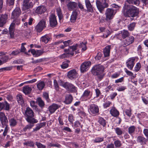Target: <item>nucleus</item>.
Here are the masks:
<instances>
[{"instance_id":"1","label":"nucleus","mask_w":148,"mask_h":148,"mask_svg":"<svg viewBox=\"0 0 148 148\" xmlns=\"http://www.w3.org/2000/svg\"><path fill=\"white\" fill-rule=\"evenodd\" d=\"M139 11V9L136 7L127 5H125L123 9L124 15L126 17H133L137 16Z\"/></svg>"},{"instance_id":"2","label":"nucleus","mask_w":148,"mask_h":148,"mask_svg":"<svg viewBox=\"0 0 148 148\" xmlns=\"http://www.w3.org/2000/svg\"><path fill=\"white\" fill-rule=\"evenodd\" d=\"M60 85L70 92H75L77 91V88L73 84L68 82L61 81Z\"/></svg>"},{"instance_id":"3","label":"nucleus","mask_w":148,"mask_h":148,"mask_svg":"<svg viewBox=\"0 0 148 148\" xmlns=\"http://www.w3.org/2000/svg\"><path fill=\"white\" fill-rule=\"evenodd\" d=\"M104 69L103 66L101 65H96L93 68L92 72L95 75H101L98 76V77L99 78L101 79L103 77L101 74L103 73Z\"/></svg>"},{"instance_id":"4","label":"nucleus","mask_w":148,"mask_h":148,"mask_svg":"<svg viewBox=\"0 0 148 148\" xmlns=\"http://www.w3.org/2000/svg\"><path fill=\"white\" fill-rule=\"evenodd\" d=\"M34 4L31 0H23L22 4V10L24 11H28L32 8Z\"/></svg>"},{"instance_id":"5","label":"nucleus","mask_w":148,"mask_h":148,"mask_svg":"<svg viewBox=\"0 0 148 148\" xmlns=\"http://www.w3.org/2000/svg\"><path fill=\"white\" fill-rule=\"evenodd\" d=\"M115 13L116 12L114 10L110 8L107 9L105 13L106 16L105 20L109 21L112 19Z\"/></svg>"},{"instance_id":"6","label":"nucleus","mask_w":148,"mask_h":148,"mask_svg":"<svg viewBox=\"0 0 148 148\" xmlns=\"http://www.w3.org/2000/svg\"><path fill=\"white\" fill-rule=\"evenodd\" d=\"M46 22L44 20H41L36 26L35 29L38 32H40L46 27Z\"/></svg>"},{"instance_id":"7","label":"nucleus","mask_w":148,"mask_h":148,"mask_svg":"<svg viewBox=\"0 0 148 148\" xmlns=\"http://www.w3.org/2000/svg\"><path fill=\"white\" fill-rule=\"evenodd\" d=\"M134 40V37L133 36H130L121 42V46L123 47H125L132 43Z\"/></svg>"},{"instance_id":"8","label":"nucleus","mask_w":148,"mask_h":148,"mask_svg":"<svg viewBox=\"0 0 148 148\" xmlns=\"http://www.w3.org/2000/svg\"><path fill=\"white\" fill-rule=\"evenodd\" d=\"M92 95V93L88 89L85 90L81 97V98L83 100L87 101L90 99Z\"/></svg>"},{"instance_id":"9","label":"nucleus","mask_w":148,"mask_h":148,"mask_svg":"<svg viewBox=\"0 0 148 148\" xmlns=\"http://www.w3.org/2000/svg\"><path fill=\"white\" fill-rule=\"evenodd\" d=\"M96 5L99 11L101 13L104 10V8L108 7V4L106 3H101L99 1H97L96 3Z\"/></svg>"},{"instance_id":"10","label":"nucleus","mask_w":148,"mask_h":148,"mask_svg":"<svg viewBox=\"0 0 148 148\" xmlns=\"http://www.w3.org/2000/svg\"><path fill=\"white\" fill-rule=\"evenodd\" d=\"M91 63L90 62H85L82 63L80 66V70L81 72L83 73L88 71Z\"/></svg>"},{"instance_id":"11","label":"nucleus","mask_w":148,"mask_h":148,"mask_svg":"<svg viewBox=\"0 0 148 148\" xmlns=\"http://www.w3.org/2000/svg\"><path fill=\"white\" fill-rule=\"evenodd\" d=\"M8 16L7 13L0 14V27H3L6 23Z\"/></svg>"},{"instance_id":"12","label":"nucleus","mask_w":148,"mask_h":148,"mask_svg":"<svg viewBox=\"0 0 148 148\" xmlns=\"http://www.w3.org/2000/svg\"><path fill=\"white\" fill-rule=\"evenodd\" d=\"M88 111L91 114H96L99 112V108L97 105L93 104L90 106Z\"/></svg>"},{"instance_id":"13","label":"nucleus","mask_w":148,"mask_h":148,"mask_svg":"<svg viewBox=\"0 0 148 148\" xmlns=\"http://www.w3.org/2000/svg\"><path fill=\"white\" fill-rule=\"evenodd\" d=\"M21 10L20 8H16L12 13L11 18H17L19 17L21 14Z\"/></svg>"},{"instance_id":"14","label":"nucleus","mask_w":148,"mask_h":148,"mask_svg":"<svg viewBox=\"0 0 148 148\" xmlns=\"http://www.w3.org/2000/svg\"><path fill=\"white\" fill-rule=\"evenodd\" d=\"M61 107V106L57 104L53 103L50 106L48 109L51 114L53 113L58 109Z\"/></svg>"},{"instance_id":"15","label":"nucleus","mask_w":148,"mask_h":148,"mask_svg":"<svg viewBox=\"0 0 148 148\" xmlns=\"http://www.w3.org/2000/svg\"><path fill=\"white\" fill-rule=\"evenodd\" d=\"M49 18L50 26L52 27H55L57 24L56 17L55 15L54 14H52L50 16Z\"/></svg>"},{"instance_id":"16","label":"nucleus","mask_w":148,"mask_h":148,"mask_svg":"<svg viewBox=\"0 0 148 148\" xmlns=\"http://www.w3.org/2000/svg\"><path fill=\"white\" fill-rule=\"evenodd\" d=\"M15 23L12 22L11 24L9 27V34L10 38H14V32L15 30Z\"/></svg>"},{"instance_id":"17","label":"nucleus","mask_w":148,"mask_h":148,"mask_svg":"<svg viewBox=\"0 0 148 148\" xmlns=\"http://www.w3.org/2000/svg\"><path fill=\"white\" fill-rule=\"evenodd\" d=\"M77 73L75 69H72L68 72L67 76L71 79H73L77 77Z\"/></svg>"},{"instance_id":"18","label":"nucleus","mask_w":148,"mask_h":148,"mask_svg":"<svg viewBox=\"0 0 148 148\" xmlns=\"http://www.w3.org/2000/svg\"><path fill=\"white\" fill-rule=\"evenodd\" d=\"M135 58L134 57L130 58L126 62L127 66L130 70H132L134 64Z\"/></svg>"},{"instance_id":"19","label":"nucleus","mask_w":148,"mask_h":148,"mask_svg":"<svg viewBox=\"0 0 148 148\" xmlns=\"http://www.w3.org/2000/svg\"><path fill=\"white\" fill-rule=\"evenodd\" d=\"M68 3L66 5L68 10L69 11H72L77 6V3L75 2L68 1Z\"/></svg>"},{"instance_id":"20","label":"nucleus","mask_w":148,"mask_h":148,"mask_svg":"<svg viewBox=\"0 0 148 148\" xmlns=\"http://www.w3.org/2000/svg\"><path fill=\"white\" fill-rule=\"evenodd\" d=\"M25 115L27 118L33 117L34 116V112L30 108L28 107L26 108L25 110Z\"/></svg>"},{"instance_id":"21","label":"nucleus","mask_w":148,"mask_h":148,"mask_svg":"<svg viewBox=\"0 0 148 148\" xmlns=\"http://www.w3.org/2000/svg\"><path fill=\"white\" fill-rule=\"evenodd\" d=\"M3 109L8 110L10 109V105L6 101L0 102V111Z\"/></svg>"},{"instance_id":"22","label":"nucleus","mask_w":148,"mask_h":148,"mask_svg":"<svg viewBox=\"0 0 148 148\" xmlns=\"http://www.w3.org/2000/svg\"><path fill=\"white\" fill-rule=\"evenodd\" d=\"M46 10V8L44 6H38L35 10V13L38 14H41Z\"/></svg>"},{"instance_id":"23","label":"nucleus","mask_w":148,"mask_h":148,"mask_svg":"<svg viewBox=\"0 0 148 148\" xmlns=\"http://www.w3.org/2000/svg\"><path fill=\"white\" fill-rule=\"evenodd\" d=\"M31 53L35 57H38L43 54L44 53V51H43L38 50L36 51L34 49H32L31 50Z\"/></svg>"},{"instance_id":"24","label":"nucleus","mask_w":148,"mask_h":148,"mask_svg":"<svg viewBox=\"0 0 148 148\" xmlns=\"http://www.w3.org/2000/svg\"><path fill=\"white\" fill-rule=\"evenodd\" d=\"M111 47L110 45H108L104 49L103 52L105 57H108L109 56Z\"/></svg>"},{"instance_id":"25","label":"nucleus","mask_w":148,"mask_h":148,"mask_svg":"<svg viewBox=\"0 0 148 148\" xmlns=\"http://www.w3.org/2000/svg\"><path fill=\"white\" fill-rule=\"evenodd\" d=\"M85 4L88 11L92 12L93 9L89 0H85Z\"/></svg>"},{"instance_id":"26","label":"nucleus","mask_w":148,"mask_h":148,"mask_svg":"<svg viewBox=\"0 0 148 148\" xmlns=\"http://www.w3.org/2000/svg\"><path fill=\"white\" fill-rule=\"evenodd\" d=\"M110 113L111 115L115 117L118 116L119 114V113L115 108H112L110 110Z\"/></svg>"},{"instance_id":"27","label":"nucleus","mask_w":148,"mask_h":148,"mask_svg":"<svg viewBox=\"0 0 148 148\" xmlns=\"http://www.w3.org/2000/svg\"><path fill=\"white\" fill-rule=\"evenodd\" d=\"M46 125L45 122H43L37 124L36 127L33 129V132L37 131L39 130L42 127H44Z\"/></svg>"},{"instance_id":"28","label":"nucleus","mask_w":148,"mask_h":148,"mask_svg":"<svg viewBox=\"0 0 148 148\" xmlns=\"http://www.w3.org/2000/svg\"><path fill=\"white\" fill-rule=\"evenodd\" d=\"M36 102L41 109H43L44 107L45 103L40 97H38L37 98Z\"/></svg>"},{"instance_id":"29","label":"nucleus","mask_w":148,"mask_h":148,"mask_svg":"<svg viewBox=\"0 0 148 148\" xmlns=\"http://www.w3.org/2000/svg\"><path fill=\"white\" fill-rule=\"evenodd\" d=\"M73 100V97L71 95H67L65 97V99L64 102L66 104H69L71 103Z\"/></svg>"},{"instance_id":"30","label":"nucleus","mask_w":148,"mask_h":148,"mask_svg":"<svg viewBox=\"0 0 148 148\" xmlns=\"http://www.w3.org/2000/svg\"><path fill=\"white\" fill-rule=\"evenodd\" d=\"M30 106L33 109V110H35L36 111L39 112L40 110L38 109V108L36 105V103L34 101H31L30 102Z\"/></svg>"},{"instance_id":"31","label":"nucleus","mask_w":148,"mask_h":148,"mask_svg":"<svg viewBox=\"0 0 148 148\" xmlns=\"http://www.w3.org/2000/svg\"><path fill=\"white\" fill-rule=\"evenodd\" d=\"M77 15V12L76 11L73 12L70 18V21L71 22L74 23L75 21Z\"/></svg>"},{"instance_id":"32","label":"nucleus","mask_w":148,"mask_h":148,"mask_svg":"<svg viewBox=\"0 0 148 148\" xmlns=\"http://www.w3.org/2000/svg\"><path fill=\"white\" fill-rule=\"evenodd\" d=\"M137 141L138 143L142 145L146 143V140L145 138L143 137L142 136H139L137 138Z\"/></svg>"},{"instance_id":"33","label":"nucleus","mask_w":148,"mask_h":148,"mask_svg":"<svg viewBox=\"0 0 148 148\" xmlns=\"http://www.w3.org/2000/svg\"><path fill=\"white\" fill-rule=\"evenodd\" d=\"M32 90L31 87L28 86H26L23 88V92L25 94H29Z\"/></svg>"},{"instance_id":"34","label":"nucleus","mask_w":148,"mask_h":148,"mask_svg":"<svg viewBox=\"0 0 148 148\" xmlns=\"http://www.w3.org/2000/svg\"><path fill=\"white\" fill-rule=\"evenodd\" d=\"M136 129V127L134 125L131 126L128 128V133L130 135L134 134Z\"/></svg>"},{"instance_id":"35","label":"nucleus","mask_w":148,"mask_h":148,"mask_svg":"<svg viewBox=\"0 0 148 148\" xmlns=\"http://www.w3.org/2000/svg\"><path fill=\"white\" fill-rule=\"evenodd\" d=\"M56 11L59 19L60 20L63 18V15L62 13L61 9L60 7H58L56 8Z\"/></svg>"},{"instance_id":"36","label":"nucleus","mask_w":148,"mask_h":148,"mask_svg":"<svg viewBox=\"0 0 148 148\" xmlns=\"http://www.w3.org/2000/svg\"><path fill=\"white\" fill-rule=\"evenodd\" d=\"M16 97L18 103L21 105H22L24 103V101L22 95L20 94H18Z\"/></svg>"},{"instance_id":"37","label":"nucleus","mask_w":148,"mask_h":148,"mask_svg":"<svg viewBox=\"0 0 148 148\" xmlns=\"http://www.w3.org/2000/svg\"><path fill=\"white\" fill-rule=\"evenodd\" d=\"M120 34L123 38H125L129 36L130 33L127 31L123 30L121 32Z\"/></svg>"},{"instance_id":"38","label":"nucleus","mask_w":148,"mask_h":148,"mask_svg":"<svg viewBox=\"0 0 148 148\" xmlns=\"http://www.w3.org/2000/svg\"><path fill=\"white\" fill-rule=\"evenodd\" d=\"M45 83L43 81L39 82L37 85L38 89L39 90H42L45 86Z\"/></svg>"},{"instance_id":"39","label":"nucleus","mask_w":148,"mask_h":148,"mask_svg":"<svg viewBox=\"0 0 148 148\" xmlns=\"http://www.w3.org/2000/svg\"><path fill=\"white\" fill-rule=\"evenodd\" d=\"M24 145L27 146H29L32 147H34L35 146V143L33 141H28L23 143Z\"/></svg>"},{"instance_id":"40","label":"nucleus","mask_w":148,"mask_h":148,"mask_svg":"<svg viewBox=\"0 0 148 148\" xmlns=\"http://www.w3.org/2000/svg\"><path fill=\"white\" fill-rule=\"evenodd\" d=\"M9 120V122L10 123V125L11 126L14 127L15 126L17 123L16 120L14 119L13 118L10 119L8 118Z\"/></svg>"},{"instance_id":"41","label":"nucleus","mask_w":148,"mask_h":148,"mask_svg":"<svg viewBox=\"0 0 148 148\" xmlns=\"http://www.w3.org/2000/svg\"><path fill=\"white\" fill-rule=\"evenodd\" d=\"M32 117H29L27 118L26 119L27 121L31 124H33L34 123H37L38 122V121L36 119L32 118Z\"/></svg>"},{"instance_id":"42","label":"nucleus","mask_w":148,"mask_h":148,"mask_svg":"<svg viewBox=\"0 0 148 148\" xmlns=\"http://www.w3.org/2000/svg\"><path fill=\"white\" fill-rule=\"evenodd\" d=\"M49 38L47 35L42 37L40 38V40L45 43H47L49 40Z\"/></svg>"},{"instance_id":"43","label":"nucleus","mask_w":148,"mask_h":148,"mask_svg":"<svg viewBox=\"0 0 148 148\" xmlns=\"http://www.w3.org/2000/svg\"><path fill=\"white\" fill-rule=\"evenodd\" d=\"M127 1L130 4H132L138 5L140 4V1L139 0H127Z\"/></svg>"},{"instance_id":"44","label":"nucleus","mask_w":148,"mask_h":148,"mask_svg":"<svg viewBox=\"0 0 148 148\" xmlns=\"http://www.w3.org/2000/svg\"><path fill=\"white\" fill-rule=\"evenodd\" d=\"M98 122L103 127H104L106 125V120L102 117L99 118Z\"/></svg>"},{"instance_id":"45","label":"nucleus","mask_w":148,"mask_h":148,"mask_svg":"<svg viewBox=\"0 0 148 148\" xmlns=\"http://www.w3.org/2000/svg\"><path fill=\"white\" fill-rule=\"evenodd\" d=\"M136 23L135 22L132 23L128 25V29L132 31L133 30L135 27Z\"/></svg>"},{"instance_id":"46","label":"nucleus","mask_w":148,"mask_h":148,"mask_svg":"<svg viewBox=\"0 0 148 148\" xmlns=\"http://www.w3.org/2000/svg\"><path fill=\"white\" fill-rule=\"evenodd\" d=\"M111 102H110L108 101L105 100L104 103L103 104V106L104 108H107L110 107V105L112 104Z\"/></svg>"},{"instance_id":"47","label":"nucleus","mask_w":148,"mask_h":148,"mask_svg":"<svg viewBox=\"0 0 148 148\" xmlns=\"http://www.w3.org/2000/svg\"><path fill=\"white\" fill-rule=\"evenodd\" d=\"M86 43H84L83 42L80 43V45H79V48H82V49L83 51L86 50L87 49V47L86 45Z\"/></svg>"},{"instance_id":"48","label":"nucleus","mask_w":148,"mask_h":148,"mask_svg":"<svg viewBox=\"0 0 148 148\" xmlns=\"http://www.w3.org/2000/svg\"><path fill=\"white\" fill-rule=\"evenodd\" d=\"M64 51L66 53V54H69L72 56L74 55V52L72 50L70 49L69 48L68 49H64Z\"/></svg>"},{"instance_id":"49","label":"nucleus","mask_w":148,"mask_h":148,"mask_svg":"<svg viewBox=\"0 0 148 148\" xmlns=\"http://www.w3.org/2000/svg\"><path fill=\"white\" fill-rule=\"evenodd\" d=\"M54 85L55 89L57 91H60V88L58 86L57 81L56 80H54Z\"/></svg>"},{"instance_id":"50","label":"nucleus","mask_w":148,"mask_h":148,"mask_svg":"<svg viewBox=\"0 0 148 148\" xmlns=\"http://www.w3.org/2000/svg\"><path fill=\"white\" fill-rule=\"evenodd\" d=\"M114 143L115 147H119L121 145V142L119 140H116L115 141Z\"/></svg>"},{"instance_id":"51","label":"nucleus","mask_w":148,"mask_h":148,"mask_svg":"<svg viewBox=\"0 0 148 148\" xmlns=\"http://www.w3.org/2000/svg\"><path fill=\"white\" fill-rule=\"evenodd\" d=\"M0 121L3 126L4 125L5 126L7 125V124L8 123V121L6 117L0 120Z\"/></svg>"},{"instance_id":"52","label":"nucleus","mask_w":148,"mask_h":148,"mask_svg":"<svg viewBox=\"0 0 148 148\" xmlns=\"http://www.w3.org/2000/svg\"><path fill=\"white\" fill-rule=\"evenodd\" d=\"M33 126L34 124H30L27 125L24 128L23 130L25 132L27 130H29L31 129Z\"/></svg>"},{"instance_id":"53","label":"nucleus","mask_w":148,"mask_h":148,"mask_svg":"<svg viewBox=\"0 0 148 148\" xmlns=\"http://www.w3.org/2000/svg\"><path fill=\"white\" fill-rule=\"evenodd\" d=\"M116 133L118 135H120L122 134L123 132L121 129L117 127L115 129Z\"/></svg>"},{"instance_id":"54","label":"nucleus","mask_w":148,"mask_h":148,"mask_svg":"<svg viewBox=\"0 0 148 148\" xmlns=\"http://www.w3.org/2000/svg\"><path fill=\"white\" fill-rule=\"evenodd\" d=\"M36 145L37 146L38 148H45L46 146L43 145L40 143L36 142L35 143Z\"/></svg>"},{"instance_id":"55","label":"nucleus","mask_w":148,"mask_h":148,"mask_svg":"<svg viewBox=\"0 0 148 148\" xmlns=\"http://www.w3.org/2000/svg\"><path fill=\"white\" fill-rule=\"evenodd\" d=\"M14 19L12 22H14L15 24L17 25H18L20 23V19L19 17L17 18H12Z\"/></svg>"},{"instance_id":"56","label":"nucleus","mask_w":148,"mask_h":148,"mask_svg":"<svg viewBox=\"0 0 148 148\" xmlns=\"http://www.w3.org/2000/svg\"><path fill=\"white\" fill-rule=\"evenodd\" d=\"M68 119L69 122L71 123H73L74 121V117L72 114H70L68 117Z\"/></svg>"},{"instance_id":"57","label":"nucleus","mask_w":148,"mask_h":148,"mask_svg":"<svg viewBox=\"0 0 148 148\" xmlns=\"http://www.w3.org/2000/svg\"><path fill=\"white\" fill-rule=\"evenodd\" d=\"M79 46V45L77 44H76L75 45L69 47V48L70 49L72 50L73 51H75L77 49V47Z\"/></svg>"},{"instance_id":"58","label":"nucleus","mask_w":148,"mask_h":148,"mask_svg":"<svg viewBox=\"0 0 148 148\" xmlns=\"http://www.w3.org/2000/svg\"><path fill=\"white\" fill-rule=\"evenodd\" d=\"M103 138L97 137L93 140L95 143H100L103 141Z\"/></svg>"},{"instance_id":"59","label":"nucleus","mask_w":148,"mask_h":148,"mask_svg":"<svg viewBox=\"0 0 148 148\" xmlns=\"http://www.w3.org/2000/svg\"><path fill=\"white\" fill-rule=\"evenodd\" d=\"M20 53V49H17L15 51H12V52L11 53L10 55H12L16 56L18 55L19 53Z\"/></svg>"},{"instance_id":"60","label":"nucleus","mask_w":148,"mask_h":148,"mask_svg":"<svg viewBox=\"0 0 148 148\" xmlns=\"http://www.w3.org/2000/svg\"><path fill=\"white\" fill-rule=\"evenodd\" d=\"M43 97L47 101H49L48 93L46 92H44L43 93Z\"/></svg>"},{"instance_id":"61","label":"nucleus","mask_w":148,"mask_h":148,"mask_svg":"<svg viewBox=\"0 0 148 148\" xmlns=\"http://www.w3.org/2000/svg\"><path fill=\"white\" fill-rule=\"evenodd\" d=\"M132 110L130 108L128 110H126L125 111V113L127 116L129 117H130L132 115L131 113Z\"/></svg>"},{"instance_id":"62","label":"nucleus","mask_w":148,"mask_h":148,"mask_svg":"<svg viewBox=\"0 0 148 148\" xmlns=\"http://www.w3.org/2000/svg\"><path fill=\"white\" fill-rule=\"evenodd\" d=\"M63 117L62 116H60L58 118V121L59 124L61 125H63L64 123L63 122Z\"/></svg>"},{"instance_id":"63","label":"nucleus","mask_w":148,"mask_h":148,"mask_svg":"<svg viewBox=\"0 0 148 148\" xmlns=\"http://www.w3.org/2000/svg\"><path fill=\"white\" fill-rule=\"evenodd\" d=\"M62 42L65 47H67L69 45L72 44L71 40H68L67 41L64 42L62 41Z\"/></svg>"},{"instance_id":"64","label":"nucleus","mask_w":148,"mask_h":148,"mask_svg":"<svg viewBox=\"0 0 148 148\" xmlns=\"http://www.w3.org/2000/svg\"><path fill=\"white\" fill-rule=\"evenodd\" d=\"M9 57L8 56H4L1 58V59L2 60V62H3V64L5 62H7L9 59Z\"/></svg>"}]
</instances>
